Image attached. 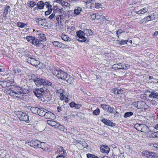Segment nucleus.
<instances>
[{"label": "nucleus", "mask_w": 158, "mask_h": 158, "mask_svg": "<svg viewBox=\"0 0 158 158\" xmlns=\"http://www.w3.org/2000/svg\"><path fill=\"white\" fill-rule=\"evenodd\" d=\"M100 149L102 152L106 154H108L110 150V148L106 145L101 146Z\"/></svg>", "instance_id": "14"}, {"label": "nucleus", "mask_w": 158, "mask_h": 158, "mask_svg": "<svg viewBox=\"0 0 158 158\" xmlns=\"http://www.w3.org/2000/svg\"><path fill=\"white\" fill-rule=\"evenodd\" d=\"M93 4L98 9H103L106 6L105 2H102L100 0H95Z\"/></svg>", "instance_id": "6"}, {"label": "nucleus", "mask_w": 158, "mask_h": 158, "mask_svg": "<svg viewBox=\"0 0 158 158\" xmlns=\"http://www.w3.org/2000/svg\"><path fill=\"white\" fill-rule=\"evenodd\" d=\"M38 107H31L30 108V110L32 112L35 114H36V111L38 110Z\"/></svg>", "instance_id": "38"}, {"label": "nucleus", "mask_w": 158, "mask_h": 158, "mask_svg": "<svg viewBox=\"0 0 158 158\" xmlns=\"http://www.w3.org/2000/svg\"><path fill=\"white\" fill-rule=\"evenodd\" d=\"M52 9H50V10L49 9H48V10L47 11H46L45 12V15H49L52 12Z\"/></svg>", "instance_id": "55"}, {"label": "nucleus", "mask_w": 158, "mask_h": 158, "mask_svg": "<svg viewBox=\"0 0 158 158\" xmlns=\"http://www.w3.org/2000/svg\"><path fill=\"white\" fill-rule=\"evenodd\" d=\"M63 92V90L62 89H60L57 90L56 93L58 94H60V95L62 94Z\"/></svg>", "instance_id": "57"}, {"label": "nucleus", "mask_w": 158, "mask_h": 158, "mask_svg": "<svg viewBox=\"0 0 158 158\" xmlns=\"http://www.w3.org/2000/svg\"><path fill=\"white\" fill-rule=\"evenodd\" d=\"M154 15L153 14H152L144 18L141 21L143 23L145 21L146 22L150 21L153 20L155 19Z\"/></svg>", "instance_id": "16"}, {"label": "nucleus", "mask_w": 158, "mask_h": 158, "mask_svg": "<svg viewBox=\"0 0 158 158\" xmlns=\"http://www.w3.org/2000/svg\"><path fill=\"white\" fill-rule=\"evenodd\" d=\"M133 106L138 109H141L142 110H145L148 108V106L144 102L138 101L133 103Z\"/></svg>", "instance_id": "2"}, {"label": "nucleus", "mask_w": 158, "mask_h": 158, "mask_svg": "<svg viewBox=\"0 0 158 158\" xmlns=\"http://www.w3.org/2000/svg\"><path fill=\"white\" fill-rule=\"evenodd\" d=\"M97 13L93 14H91V18L93 20H94L96 19Z\"/></svg>", "instance_id": "60"}, {"label": "nucleus", "mask_w": 158, "mask_h": 158, "mask_svg": "<svg viewBox=\"0 0 158 158\" xmlns=\"http://www.w3.org/2000/svg\"><path fill=\"white\" fill-rule=\"evenodd\" d=\"M109 106L106 105L105 104H102L101 105V107L103 109L106 110L108 109V107H109Z\"/></svg>", "instance_id": "52"}, {"label": "nucleus", "mask_w": 158, "mask_h": 158, "mask_svg": "<svg viewBox=\"0 0 158 158\" xmlns=\"http://www.w3.org/2000/svg\"><path fill=\"white\" fill-rule=\"evenodd\" d=\"M148 10V7H144L138 11L135 12L138 15L142 14L145 13L147 12Z\"/></svg>", "instance_id": "20"}, {"label": "nucleus", "mask_w": 158, "mask_h": 158, "mask_svg": "<svg viewBox=\"0 0 158 158\" xmlns=\"http://www.w3.org/2000/svg\"><path fill=\"white\" fill-rule=\"evenodd\" d=\"M77 35V37L81 40L77 39L78 41L81 42H84L86 41L87 38L85 36V34L84 31L81 30L78 31L76 32Z\"/></svg>", "instance_id": "4"}, {"label": "nucleus", "mask_w": 158, "mask_h": 158, "mask_svg": "<svg viewBox=\"0 0 158 158\" xmlns=\"http://www.w3.org/2000/svg\"><path fill=\"white\" fill-rule=\"evenodd\" d=\"M30 52H28L25 54V56L28 57V58H31L33 57H34L33 55L30 54Z\"/></svg>", "instance_id": "54"}, {"label": "nucleus", "mask_w": 158, "mask_h": 158, "mask_svg": "<svg viewBox=\"0 0 158 158\" xmlns=\"http://www.w3.org/2000/svg\"><path fill=\"white\" fill-rule=\"evenodd\" d=\"M149 101L153 105L156 106L157 104V102L155 100H149Z\"/></svg>", "instance_id": "51"}, {"label": "nucleus", "mask_w": 158, "mask_h": 158, "mask_svg": "<svg viewBox=\"0 0 158 158\" xmlns=\"http://www.w3.org/2000/svg\"><path fill=\"white\" fill-rule=\"evenodd\" d=\"M17 25L19 27L23 28L25 27V26H27V24L22 22H19L17 23Z\"/></svg>", "instance_id": "30"}, {"label": "nucleus", "mask_w": 158, "mask_h": 158, "mask_svg": "<svg viewBox=\"0 0 158 158\" xmlns=\"http://www.w3.org/2000/svg\"><path fill=\"white\" fill-rule=\"evenodd\" d=\"M40 112L39 113V115L40 116H44L45 115V111H47V110L44 108H40Z\"/></svg>", "instance_id": "28"}, {"label": "nucleus", "mask_w": 158, "mask_h": 158, "mask_svg": "<svg viewBox=\"0 0 158 158\" xmlns=\"http://www.w3.org/2000/svg\"><path fill=\"white\" fill-rule=\"evenodd\" d=\"M64 150L63 149V147H59L57 148V151L56 152L58 154H60V153L63 152Z\"/></svg>", "instance_id": "37"}, {"label": "nucleus", "mask_w": 158, "mask_h": 158, "mask_svg": "<svg viewBox=\"0 0 158 158\" xmlns=\"http://www.w3.org/2000/svg\"><path fill=\"white\" fill-rule=\"evenodd\" d=\"M35 37L30 36H27L26 37V39L29 42L31 43L32 42Z\"/></svg>", "instance_id": "39"}, {"label": "nucleus", "mask_w": 158, "mask_h": 158, "mask_svg": "<svg viewBox=\"0 0 158 158\" xmlns=\"http://www.w3.org/2000/svg\"><path fill=\"white\" fill-rule=\"evenodd\" d=\"M17 115L20 120L27 123L30 122L28 114L26 112H24L21 111H19L17 112Z\"/></svg>", "instance_id": "3"}, {"label": "nucleus", "mask_w": 158, "mask_h": 158, "mask_svg": "<svg viewBox=\"0 0 158 158\" xmlns=\"http://www.w3.org/2000/svg\"><path fill=\"white\" fill-rule=\"evenodd\" d=\"M36 22L39 25L42 26H45L47 24V22L46 19H42L41 18L36 19Z\"/></svg>", "instance_id": "12"}, {"label": "nucleus", "mask_w": 158, "mask_h": 158, "mask_svg": "<svg viewBox=\"0 0 158 158\" xmlns=\"http://www.w3.org/2000/svg\"><path fill=\"white\" fill-rule=\"evenodd\" d=\"M149 158H158V156L155 153L152 152L151 153V156Z\"/></svg>", "instance_id": "43"}, {"label": "nucleus", "mask_w": 158, "mask_h": 158, "mask_svg": "<svg viewBox=\"0 0 158 158\" xmlns=\"http://www.w3.org/2000/svg\"><path fill=\"white\" fill-rule=\"evenodd\" d=\"M100 113V110L99 108H97L94 110L93 112V114L94 115H98Z\"/></svg>", "instance_id": "44"}, {"label": "nucleus", "mask_w": 158, "mask_h": 158, "mask_svg": "<svg viewBox=\"0 0 158 158\" xmlns=\"http://www.w3.org/2000/svg\"><path fill=\"white\" fill-rule=\"evenodd\" d=\"M108 111L110 113H114V108L109 106L107 109Z\"/></svg>", "instance_id": "50"}, {"label": "nucleus", "mask_w": 158, "mask_h": 158, "mask_svg": "<svg viewBox=\"0 0 158 158\" xmlns=\"http://www.w3.org/2000/svg\"><path fill=\"white\" fill-rule=\"evenodd\" d=\"M66 80L68 83L71 84L73 83L74 82L73 78L72 77H71L70 75L68 74L67 76V77L65 79Z\"/></svg>", "instance_id": "21"}, {"label": "nucleus", "mask_w": 158, "mask_h": 158, "mask_svg": "<svg viewBox=\"0 0 158 158\" xmlns=\"http://www.w3.org/2000/svg\"><path fill=\"white\" fill-rule=\"evenodd\" d=\"M118 66L117 67V68L118 69H123L125 70L128 68L126 65L123 63L115 64L113 65V67L114 66Z\"/></svg>", "instance_id": "15"}, {"label": "nucleus", "mask_w": 158, "mask_h": 158, "mask_svg": "<svg viewBox=\"0 0 158 158\" xmlns=\"http://www.w3.org/2000/svg\"><path fill=\"white\" fill-rule=\"evenodd\" d=\"M39 37L40 39V40L42 42L44 40H45L46 39V35H45L43 34H40L39 35Z\"/></svg>", "instance_id": "31"}, {"label": "nucleus", "mask_w": 158, "mask_h": 158, "mask_svg": "<svg viewBox=\"0 0 158 158\" xmlns=\"http://www.w3.org/2000/svg\"><path fill=\"white\" fill-rule=\"evenodd\" d=\"M52 43L55 46H57L62 49L69 48H70L68 45L64 44L58 41H54Z\"/></svg>", "instance_id": "7"}, {"label": "nucleus", "mask_w": 158, "mask_h": 158, "mask_svg": "<svg viewBox=\"0 0 158 158\" xmlns=\"http://www.w3.org/2000/svg\"><path fill=\"white\" fill-rule=\"evenodd\" d=\"M37 7H35V9L37 8L38 9H43L45 6V4L43 1H41L38 2L36 4Z\"/></svg>", "instance_id": "18"}, {"label": "nucleus", "mask_w": 158, "mask_h": 158, "mask_svg": "<svg viewBox=\"0 0 158 158\" xmlns=\"http://www.w3.org/2000/svg\"><path fill=\"white\" fill-rule=\"evenodd\" d=\"M29 80L33 81L37 86H40L44 84V79L41 78L39 76L32 74L30 77Z\"/></svg>", "instance_id": "1"}, {"label": "nucleus", "mask_w": 158, "mask_h": 158, "mask_svg": "<svg viewBox=\"0 0 158 158\" xmlns=\"http://www.w3.org/2000/svg\"><path fill=\"white\" fill-rule=\"evenodd\" d=\"M44 81H45L44 83V84L43 85L44 86L45 85L47 86V85L48 86H52V83L51 82L46 79H44Z\"/></svg>", "instance_id": "35"}, {"label": "nucleus", "mask_w": 158, "mask_h": 158, "mask_svg": "<svg viewBox=\"0 0 158 158\" xmlns=\"http://www.w3.org/2000/svg\"><path fill=\"white\" fill-rule=\"evenodd\" d=\"M15 96L17 98H19L21 95V94H23L22 93H20V92H17V93L15 92Z\"/></svg>", "instance_id": "58"}, {"label": "nucleus", "mask_w": 158, "mask_h": 158, "mask_svg": "<svg viewBox=\"0 0 158 158\" xmlns=\"http://www.w3.org/2000/svg\"><path fill=\"white\" fill-rule=\"evenodd\" d=\"M128 40H122L121 41H119V44L120 45H123L126 44L127 43Z\"/></svg>", "instance_id": "47"}, {"label": "nucleus", "mask_w": 158, "mask_h": 158, "mask_svg": "<svg viewBox=\"0 0 158 158\" xmlns=\"http://www.w3.org/2000/svg\"><path fill=\"white\" fill-rule=\"evenodd\" d=\"M80 144H81L84 148H86L87 147V144L85 141H81Z\"/></svg>", "instance_id": "56"}, {"label": "nucleus", "mask_w": 158, "mask_h": 158, "mask_svg": "<svg viewBox=\"0 0 158 158\" xmlns=\"http://www.w3.org/2000/svg\"><path fill=\"white\" fill-rule=\"evenodd\" d=\"M67 107V106L66 105L64 104L60 106H57V110L59 112H60L61 111L65 112L66 110Z\"/></svg>", "instance_id": "19"}, {"label": "nucleus", "mask_w": 158, "mask_h": 158, "mask_svg": "<svg viewBox=\"0 0 158 158\" xmlns=\"http://www.w3.org/2000/svg\"><path fill=\"white\" fill-rule=\"evenodd\" d=\"M56 14V12H55L53 11L52 14L49 16V18L50 19H52L55 16Z\"/></svg>", "instance_id": "49"}, {"label": "nucleus", "mask_w": 158, "mask_h": 158, "mask_svg": "<svg viewBox=\"0 0 158 158\" xmlns=\"http://www.w3.org/2000/svg\"><path fill=\"white\" fill-rule=\"evenodd\" d=\"M117 90H118L116 88H114L111 89V92L114 94H117Z\"/></svg>", "instance_id": "59"}, {"label": "nucleus", "mask_w": 158, "mask_h": 158, "mask_svg": "<svg viewBox=\"0 0 158 158\" xmlns=\"http://www.w3.org/2000/svg\"><path fill=\"white\" fill-rule=\"evenodd\" d=\"M123 91L122 89H118L117 91V94L119 95L123 93Z\"/></svg>", "instance_id": "62"}, {"label": "nucleus", "mask_w": 158, "mask_h": 158, "mask_svg": "<svg viewBox=\"0 0 158 158\" xmlns=\"http://www.w3.org/2000/svg\"><path fill=\"white\" fill-rule=\"evenodd\" d=\"M101 121L106 125L110 127H113L115 126V123L110 121V120L104 118H102L101 120Z\"/></svg>", "instance_id": "13"}, {"label": "nucleus", "mask_w": 158, "mask_h": 158, "mask_svg": "<svg viewBox=\"0 0 158 158\" xmlns=\"http://www.w3.org/2000/svg\"><path fill=\"white\" fill-rule=\"evenodd\" d=\"M31 43L37 47H40L41 45L43 44L40 41L35 37L34 38Z\"/></svg>", "instance_id": "17"}, {"label": "nucleus", "mask_w": 158, "mask_h": 158, "mask_svg": "<svg viewBox=\"0 0 158 158\" xmlns=\"http://www.w3.org/2000/svg\"><path fill=\"white\" fill-rule=\"evenodd\" d=\"M13 90L15 94V92H20V93H22L23 94H26L27 91V90L26 89L21 88L17 86L15 87V89Z\"/></svg>", "instance_id": "9"}, {"label": "nucleus", "mask_w": 158, "mask_h": 158, "mask_svg": "<svg viewBox=\"0 0 158 158\" xmlns=\"http://www.w3.org/2000/svg\"><path fill=\"white\" fill-rule=\"evenodd\" d=\"M68 74L61 70H59V73L57 75V77L61 79L64 80L67 77Z\"/></svg>", "instance_id": "10"}, {"label": "nucleus", "mask_w": 158, "mask_h": 158, "mask_svg": "<svg viewBox=\"0 0 158 158\" xmlns=\"http://www.w3.org/2000/svg\"><path fill=\"white\" fill-rule=\"evenodd\" d=\"M9 94L11 96L15 97V93L14 92V91L13 90H12L10 91Z\"/></svg>", "instance_id": "61"}, {"label": "nucleus", "mask_w": 158, "mask_h": 158, "mask_svg": "<svg viewBox=\"0 0 158 158\" xmlns=\"http://www.w3.org/2000/svg\"><path fill=\"white\" fill-rule=\"evenodd\" d=\"M133 113L131 112H127L125 113L124 117L125 118H127L132 115Z\"/></svg>", "instance_id": "41"}, {"label": "nucleus", "mask_w": 158, "mask_h": 158, "mask_svg": "<svg viewBox=\"0 0 158 158\" xmlns=\"http://www.w3.org/2000/svg\"><path fill=\"white\" fill-rule=\"evenodd\" d=\"M44 3L46 7L48 9H49L50 10V9H52V5L50 4L49 2H44Z\"/></svg>", "instance_id": "33"}, {"label": "nucleus", "mask_w": 158, "mask_h": 158, "mask_svg": "<svg viewBox=\"0 0 158 158\" xmlns=\"http://www.w3.org/2000/svg\"><path fill=\"white\" fill-rule=\"evenodd\" d=\"M47 123L52 127H54L56 128V126L57 125V123L55 121L52 120H48Z\"/></svg>", "instance_id": "24"}, {"label": "nucleus", "mask_w": 158, "mask_h": 158, "mask_svg": "<svg viewBox=\"0 0 158 158\" xmlns=\"http://www.w3.org/2000/svg\"><path fill=\"white\" fill-rule=\"evenodd\" d=\"M58 13L56 12V20L58 21L59 22V21L61 20V16L60 15H58Z\"/></svg>", "instance_id": "48"}, {"label": "nucleus", "mask_w": 158, "mask_h": 158, "mask_svg": "<svg viewBox=\"0 0 158 158\" xmlns=\"http://www.w3.org/2000/svg\"><path fill=\"white\" fill-rule=\"evenodd\" d=\"M123 31H122V30L121 29H119L116 32V35L117 36L119 37V35L121 33L123 32Z\"/></svg>", "instance_id": "53"}, {"label": "nucleus", "mask_w": 158, "mask_h": 158, "mask_svg": "<svg viewBox=\"0 0 158 158\" xmlns=\"http://www.w3.org/2000/svg\"><path fill=\"white\" fill-rule=\"evenodd\" d=\"M87 156L88 158H98V157L93 154L88 153L87 154Z\"/></svg>", "instance_id": "42"}, {"label": "nucleus", "mask_w": 158, "mask_h": 158, "mask_svg": "<svg viewBox=\"0 0 158 158\" xmlns=\"http://www.w3.org/2000/svg\"><path fill=\"white\" fill-rule=\"evenodd\" d=\"M148 130L149 128L146 125L143 124L140 131L142 132L146 133L148 131Z\"/></svg>", "instance_id": "26"}, {"label": "nucleus", "mask_w": 158, "mask_h": 158, "mask_svg": "<svg viewBox=\"0 0 158 158\" xmlns=\"http://www.w3.org/2000/svg\"><path fill=\"white\" fill-rule=\"evenodd\" d=\"M61 39L64 41H70L72 40V39L68 36L64 34H62L60 36Z\"/></svg>", "instance_id": "25"}, {"label": "nucleus", "mask_w": 158, "mask_h": 158, "mask_svg": "<svg viewBox=\"0 0 158 158\" xmlns=\"http://www.w3.org/2000/svg\"><path fill=\"white\" fill-rule=\"evenodd\" d=\"M10 6H7L5 8L4 10V14H5V16H6L8 14L9 10H10Z\"/></svg>", "instance_id": "36"}, {"label": "nucleus", "mask_w": 158, "mask_h": 158, "mask_svg": "<svg viewBox=\"0 0 158 158\" xmlns=\"http://www.w3.org/2000/svg\"><path fill=\"white\" fill-rule=\"evenodd\" d=\"M152 152H148L147 151H143L142 152V155L145 156L146 157H149V158L151 156V153Z\"/></svg>", "instance_id": "29"}, {"label": "nucleus", "mask_w": 158, "mask_h": 158, "mask_svg": "<svg viewBox=\"0 0 158 158\" xmlns=\"http://www.w3.org/2000/svg\"><path fill=\"white\" fill-rule=\"evenodd\" d=\"M60 155H61L62 156H63V155H65V157L67 155V153L66 152V151L65 150L63 152H61V153H60V154H59Z\"/></svg>", "instance_id": "63"}, {"label": "nucleus", "mask_w": 158, "mask_h": 158, "mask_svg": "<svg viewBox=\"0 0 158 158\" xmlns=\"http://www.w3.org/2000/svg\"><path fill=\"white\" fill-rule=\"evenodd\" d=\"M82 9L80 7H77V9H75L74 10V13L76 14V15H79L80 12L81 11Z\"/></svg>", "instance_id": "32"}, {"label": "nucleus", "mask_w": 158, "mask_h": 158, "mask_svg": "<svg viewBox=\"0 0 158 158\" xmlns=\"http://www.w3.org/2000/svg\"><path fill=\"white\" fill-rule=\"evenodd\" d=\"M44 114V117L47 118H51L52 116L54 115L52 113L47 110V111H45Z\"/></svg>", "instance_id": "23"}, {"label": "nucleus", "mask_w": 158, "mask_h": 158, "mask_svg": "<svg viewBox=\"0 0 158 158\" xmlns=\"http://www.w3.org/2000/svg\"><path fill=\"white\" fill-rule=\"evenodd\" d=\"M59 70H60V69H58V70H53L52 71V73L54 75L56 76L57 77V75H58L59 73Z\"/></svg>", "instance_id": "45"}, {"label": "nucleus", "mask_w": 158, "mask_h": 158, "mask_svg": "<svg viewBox=\"0 0 158 158\" xmlns=\"http://www.w3.org/2000/svg\"><path fill=\"white\" fill-rule=\"evenodd\" d=\"M83 31L85 34V35L87 36L92 35L93 34V32L90 29H84Z\"/></svg>", "instance_id": "27"}, {"label": "nucleus", "mask_w": 158, "mask_h": 158, "mask_svg": "<svg viewBox=\"0 0 158 158\" xmlns=\"http://www.w3.org/2000/svg\"><path fill=\"white\" fill-rule=\"evenodd\" d=\"M29 6L30 7H33L36 4V3L33 1H31L29 3Z\"/></svg>", "instance_id": "46"}, {"label": "nucleus", "mask_w": 158, "mask_h": 158, "mask_svg": "<svg viewBox=\"0 0 158 158\" xmlns=\"http://www.w3.org/2000/svg\"><path fill=\"white\" fill-rule=\"evenodd\" d=\"M142 124L136 123L135 125V128L138 131H140L141 128L142 126Z\"/></svg>", "instance_id": "34"}, {"label": "nucleus", "mask_w": 158, "mask_h": 158, "mask_svg": "<svg viewBox=\"0 0 158 158\" xmlns=\"http://www.w3.org/2000/svg\"><path fill=\"white\" fill-rule=\"evenodd\" d=\"M61 5L64 7H68L70 5L69 4L68 2L62 0L61 2Z\"/></svg>", "instance_id": "40"}, {"label": "nucleus", "mask_w": 158, "mask_h": 158, "mask_svg": "<svg viewBox=\"0 0 158 158\" xmlns=\"http://www.w3.org/2000/svg\"><path fill=\"white\" fill-rule=\"evenodd\" d=\"M27 60L28 63H30L31 64L34 66H36L39 64V62L36 60L34 58V57L31 58H27Z\"/></svg>", "instance_id": "11"}, {"label": "nucleus", "mask_w": 158, "mask_h": 158, "mask_svg": "<svg viewBox=\"0 0 158 158\" xmlns=\"http://www.w3.org/2000/svg\"><path fill=\"white\" fill-rule=\"evenodd\" d=\"M56 127L58 128L59 129H60V130L63 129V126L61 125H58L57 124V126H56Z\"/></svg>", "instance_id": "64"}, {"label": "nucleus", "mask_w": 158, "mask_h": 158, "mask_svg": "<svg viewBox=\"0 0 158 158\" xmlns=\"http://www.w3.org/2000/svg\"><path fill=\"white\" fill-rule=\"evenodd\" d=\"M151 94L149 95V97L152 98H156L158 97V93L156 91L151 92Z\"/></svg>", "instance_id": "22"}, {"label": "nucleus", "mask_w": 158, "mask_h": 158, "mask_svg": "<svg viewBox=\"0 0 158 158\" xmlns=\"http://www.w3.org/2000/svg\"><path fill=\"white\" fill-rule=\"evenodd\" d=\"M33 93L38 98H40L43 94L44 90L43 89L40 88L35 90Z\"/></svg>", "instance_id": "8"}, {"label": "nucleus", "mask_w": 158, "mask_h": 158, "mask_svg": "<svg viewBox=\"0 0 158 158\" xmlns=\"http://www.w3.org/2000/svg\"><path fill=\"white\" fill-rule=\"evenodd\" d=\"M28 144L31 147L35 148H40L43 149L41 148V143L38 140H31L28 142Z\"/></svg>", "instance_id": "5"}]
</instances>
